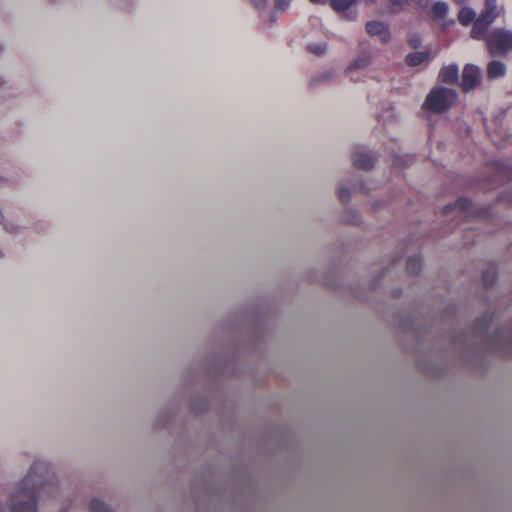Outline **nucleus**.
Here are the masks:
<instances>
[{"label":"nucleus","instance_id":"39448f33","mask_svg":"<svg viewBox=\"0 0 512 512\" xmlns=\"http://www.w3.org/2000/svg\"><path fill=\"white\" fill-rule=\"evenodd\" d=\"M481 80V72L479 68L472 64L465 65L462 78H461V89L464 92L473 90Z\"/></svg>","mask_w":512,"mask_h":512},{"label":"nucleus","instance_id":"f8f14e48","mask_svg":"<svg viewBox=\"0 0 512 512\" xmlns=\"http://www.w3.org/2000/svg\"><path fill=\"white\" fill-rule=\"evenodd\" d=\"M506 73V66L500 61H491L487 68V74L490 79L503 76Z\"/></svg>","mask_w":512,"mask_h":512},{"label":"nucleus","instance_id":"2eb2a0df","mask_svg":"<svg viewBox=\"0 0 512 512\" xmlns=\"http://www.w3.org/2000/svg\"><path fill=\"white\" fill-rule=\"evenodd\" d=\"M475 12L469 7H462L458 13V21L463 26H468L475 19Z\"/></svg>","mask_w":512,"mask_h":512},{"label":"nucleus","instance_id":"0eeeda50","mask_svg":"<svg viewBox=\"0 0 512 512\" xmlns=\"http://www.w3.org/2000/svg\"><path fill=\"white\" fill-rule=\"evenodd\" d=\"M366 31L370 36H378L382 43H388L390 40L389 27L382 21L367 22Z\"/></svg>","mask_w":512,"mask_h":512},{"label":"nucleus","instance_id":"f03ea898","mask_svg":"<svg viewBox=\"0 0 512 512\" xmlns=\"http://www.w3.org/2000/svg\"><path fill=\"white\" fill-rule=\"evenodd\" d=\"M457 100V93L450 88L435 87L427 95L422 108L433 113L446 112Z\"/></svg>","mask_w":512,"mask_h":512},{"label":"nucleus","instance_id":"4be33fe9","mask_svg":"<svg viewBox=\"0 0 512 512\" xmlns=\"http://www.w3.org/2000/svg\"><path fill=\"white\" fill-rule=\"evenodd\" d=\"M291 0H276L275 9L278 11H284L290 5Z\"/></svg>","mask_w":512,"mask_h":512},{"label":"nucleus","instance_id":"412c9836","mask_svg":"<svg viewBox=\"0 0 512 512\" xmlns=\"http://www.w3.org/2000/svg\"><path fill=\"white\" fill-rule=\"evenodd\" d=\"M350 190L346 187H341L338 191V197L341 202L347 203L350 200Z\"/></svg>","mask_w":512,"mask_h":512},{"label":"nucleus","instance_id":"4468645a","mask_svg":"<svg viewBox=\"0 0 512 512\" xmlns=\"http://www.w3.org/2000/svg\"><path fill=\"white\" fill-rule=\"evenodd\" d=\"M431 13L435 20H442L448 13V5L446 2H435L431 7Z\"/></svg>","mask_w":512,"mask_h":512},{"label":"nucleus","instance_id":"6ab92c4d","mask_svg":"<svg viewBox=\"0 0 512 512\" xmlns=\"http://www.w3.org/2000/svg\"><path fill=\"white\" fill-rule=\"evenodd\" d=\"M90 512H112L111 509L105 505L103 501L98 498L92 499L90 503Z\"/></svg>","mask_w":512,"mask_h":512},{"label":"nucleus","instance_id":"a211bd4d","mask_svg":"<svg viewBox=\"0 0 512 512\" xmlns=\"http://www.w3.org/2000/svg\"><path fill=\"white\" fill-rule=\"evenodd\" d=\"M497 279L496 269L494 267H489L482 274V283L485 288H489L494 285Z\"/></svg>","mask_w":512,"mask_h":512},{"label":"nucleus","instance_id":"f257e3e1","mask_svg":"<svg viewBox=\"0 0 512 512\" xmlns=\"http://www.w3.org/2000/svg\"><path fill=\"white\" fill-rule=\"evenodd\" d=\"M36 464L21 481L16 493L10 499V512H38V496L43 490L44 483H34Z\"/></svg>","mask_w":512,"mask_h":512},{"label":"nucleus","instance_id":"5701e85b","mask_svg":"<svg viewBox=\"0 0 512 512\" xmlns=\"http://www.w3.org/2000/svg\"><path fill=\"white\" fill-rule=\"evenodd\" d=\"M408 43L409 45L413 48V49H417L420 47L421 45V39L419 36L417 35H414L412 37H410V39L408 40Z\"/></svg>","mask_w":512,"mask_h":512},{"label":"nucleus","instance_id":"393cba45","mask_svg":"<svg viewBox=\"0 0 512 512\" xmlns=\"http://www.w3.org/2000/svg\"><path fill=\"white\" fill-rule=\"evenodd\" d=\"M254 6L258 9H262L266 6L267 0H252Z\"/></svg>","mask_w":512,"mask_h":512},{"label":"nucleus","instance_id":"423d86ee","mask_svg":"<svg viewBox=\"0 0 512 512\" xmlns=\"http://www.w3.org/2000/svg\"><path fill=\"white\" fill-rule=\"evenodd\" d=\"M357 3V0H329L331 8L344 15L348 20H355L358 15L357 9H352Z\"/></svg>","mask_w":512,"mask_h":512},{"label":"nucleus","instance_id":"9d476101","mask_svg":"<svg viewBox=\"0 0 512 512\" xmlns=\"http://www.w3.org/2000/svg\"><path fill=\"white\" fill-rule=\"evenodd\" d=\"M459 70L457 65L443 67L439 73V80L446 84H454L458 81Z\"/></svg>","mask_w":512,"mask_h":512},{"label":"nucleus","instance_id":"dca6fc26","mask_svg":"<svg viewBox=\"0 0 512 512\" xmlns=\"http://www.w3.org/2000/svg\"><path fill=\"white\" fill-rule=\"evenodd\" d=\"M497 177L503 183L512 182V168L502 163L497 164Z\"/></svg>","mask_w":512,"mask_h":512},{"label":"nucleus","instance_id":"a878e982","mask_svg":"<svg viewBox=\"0 0 512 512\" xmlns=\"http://www.w3.org/2000/svg\"><path fill=\"white\" fill-rule=\"evenodd\" d=\"M482 321L484 322V328H486L490 320L484 317L483 319H479L477 323L480 324Z\"/></svg>","mask_w":512,"mask_h":512},{"label":"nucleus","instance_id":"ddd939ff","mask_svg":"<svg viewBox=\"0 0 512 512\" xmlns=\"http://www.w3.org/2000/svg\"><path fill=\"white\" fill-rule=\"evenodd\" d=\"M370 59H371L370 53H368V52L361 53L358 56V58L350 64L347 71L352 72V71L367 67L368 64L370 63Z\"/></svg>","mask_w":512,"mask_h":512},{"label":"nucleus","instance_id":"7ed1b4c3","mask_svg":"<svg viewBox=\"0 0 512 512\" xmlns=\"http://www.w3.org/2000/svg\"><path fill=\"white\" fill-rule=\"evenodd\" d=\"M499 14L497 0H485V10L475 19L471 37L477 40L487 39V31Z\"/></svg>","mask_w":512,"mask_h":512},{"label":"nucleus","instance_id":"9b49d317","mask_svg":"<svg viewBox=\"0 0 512 512\" xmlns=\"http://www.w3.org/2000/svg\"><path fill=\"white\" fill-rule=\"evenodd\" d=\"M471 207H472V201L467 197H461V198L457 199L455 203L446 205L443 208L442 213L444 215H448L456 209L459 210L460 212L464 213V212L469 211L471 209Z\"/></svg>","mask_w":512,"mask_h":512},{"label":"nucleus","instance_id":"bb28decb","mask_svg":"<svg viewBox=\"0 0 512 512\" xmlns=\"http://www.w3.org/2000/svg\"><path fill=\"white\" fill-rule=\"evenodd\" d=\"M4 229L9 232V233H12L14 232V228L12 226H8L6 224H4Z\"/></svg>","mask_w":512,"mask_h":512},{"label":"nucleus","instance_id":"f3484780","mask_svg":"<svg viewBox=\"0 0 512 512\" xmlns=\"http://www.w3.org/2000/svg\"><path fill=\"white\" fill-rule=\"evenodd\" d=\"M407 272L410 274H418L422 269V260L419 256H411L406 262Z\"/></svg>","mask_w":512,"mask_h":512},{"label":"nucleus","instance_id":"6e6552de","mask_svg":"<svg viewBox=\"0 0 512 512\" xmlns=\"http://www.w3.org/2000/svg\"><path fill=\"white\" fill-rule=\"evenodd\" d=\"M436 53H431L430 51H416L409 53L405 62L410 67H417L422 63H428L431 59L435 57Z\"/></svg>","mask_w":512,"mask_h":512},{"label":"nucleus","instance_id":"1a4fd4ad","mask_svg":"<svg viewBox=\"0 0 512 512\" xmlns=\"http://www.w3.org/2000/svg\"><path fill=\"white\" fill-rule=\"evenodd\" d=\"M353 165L362 170H369L374 166V158L367 153L356 151L353 154Z\"/></svg>","mask_w":512,"mask_h":512},{"label":"nucleus","instance_id":"cd10ccee","mask_svg":"<svg viewBox=\"0 0 512 512\" xmlns=\"http://www.w3.org/2000/svg\"><path fill=\"white\" fill-rule=\"evenodd\" d=\"M311 3L313 4H317V3H324L323 0H309Z\"/></svg>","mask_w":512,"mask_h":512},{"label":"nucleus","instance_id":"b1692460","mask_svg":"<svg viewBox=\"0 0 512 512\" xmlns=\"http://www.w3.org/2000/svg\"><path fill=\"white\" fill-rule=\"evenodd\" d=\"M393 165L397 166V167L406 166L407 161H406V159H404V157L397 156L393 159Z\"/></svg>","mask_w":512,"mask_h":512},{"label":"nucleus","instance_id":"aec40b11","mask_svg":"<svg viewBox=\"0 0 512 512\" xmlns=\"http://www.w3.org/2000/svg\"><path fill=\"white\" fill-rule=\"evenodd\" d=\"M309 52L315 55H323L327 51V44L326 43H320V44H310L308 46Z\"/></svg>","mask_w":512,"mask_h":512},{"label":"nucleus","instance_id":"20e7f679","mask_svg":"<svg viewBox=\"0 0 512 512\" xmlns=\"http://www.w3.org/2000/svg\"><path fill=\"white\" fill-rule=\"evenodd\" d=\"M487 48L491 55H498L512 50V31L497 28L486 39Z\"/></svg>","mask_w":512,"mask_h":512}]
</instances>
